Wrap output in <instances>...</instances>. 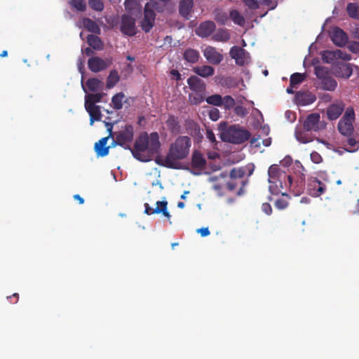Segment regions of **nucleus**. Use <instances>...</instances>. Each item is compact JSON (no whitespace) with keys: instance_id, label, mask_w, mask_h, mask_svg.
Masks as SVG:
<instances>
[{"instance_id":"nucleus-1","label":"nucleus","mask_w":359,"mask_h":359,"mask_svg":"<svg viewBox=\"0 0 359 359\" xmlns=\"http://www.w3.org/2000/svg\"><path fill=\"white\" fill-rule=\"evenodd\" d=\"M114 135V143L126 149H130L133 157L140 161H150L154 155L159 153L161 143L156 132L151 133L149 135L146 132L141 133L136 139L133 148L128 145L134 136L133 127L131 125H126L123 130L115 133Z\"/></svg>"},{"instance_id":"nucleus-2","label":"nucleus","mask_w":359,"mask_h":359,"mask_svg":"<svg viewBox=\"0 0 359 359\" xmlns=\"http://www.w3.org/2000/svg\"><path fill=\"white\" fill-rule=\"evenodd\" d=\"M268 176L269 190L273 195H278L279 194H281L283 196L286 195L282 191L287 189L292 190L297 194L302 189V186L298 189H295L292 176L287 175L277 164L271 165L269 168Z\"/></svg>"},{"instance_id":"nucleus-3","label":"nucleus","mask_w":359,"mask_h":359,"mask_svg":"<svg viewBox=\"0 0 359 359\" xmlns=\"http://www.w3.org/2000/svg\"><path fill=\"white\" fill-rule=\"evenodd\" d=\"M191 146V140L187 136H179L172 142L167 154V163L173 169L180 168L179 161L186 158Z\"/></svg>"},{"instance_id":"nucleus-4","label":"nucleus","mask_w":359,"mask_h":359,"mask_svg":"<svg viewBox=\"0 0 359 359\" xmlns=\"http://www.w3.org/2000/svg\"><path fill=\"white\" fill-rule=\"evenodd\" d=\"M250 133L241 128L238 126H231L224 130L221 134L222 140L233 144H241L250 138Z\"/></svg>"},{"instance_id":"nucleus-5","label":"nucleus","mask_w":359,"mask_h":359,"mask_svg":"<svg viewBox=\"0 0 359 359\" xmlns=\"http://www.w3.org/2000/svg\"><path fill=\"white\" fill-rule=\"evenodd\" d=\"M355 121V111L353 107H348L337 124V129L340 134L350 137L354 131L353 122Z\"/></svg>"},{"instance_id":"nucleus-6","label":"nucleus","mask_w":359,"mask_h":359,"mask_svg":"<svg viewBox=\"0 0 359 359\" xmlns=\"http://www.w3.org/2000/svg\"><path fill=\"white\" fill-rule=\"evenodd\" d=\"M326 126L324 121H320V116L318 113L310 114L303 123V128L306 131L318 132L325 129Z\"/></svg>"},{"instance_id":"nucleus-7","label":"nucleus","mask_w":359,"mask_h":359,"mask_svg":"<svg viewBox=\"0 0 359 359\" xmlns=\"http://www.w3.org/2000/svg\"><path fill=\"white\" fill-rule=\"evenodd\" d=\"M154 5L152 3H147L144 8V18L141 22V27L145 32H149L154 25L156 13L154 11Z\"/></svg>"},{"instance_id":"nucleus-8","label":"nucleus","mask_w":359,"mask_h":359,"mask_svg":"<svg viewBox=\"0 0 359 359\" xmlns=\"http://www.w3.org/2000/svg\"><path fill=\"white\" fill-rule=\"evenodd\" d=\"M230 56L235 60L236 64L243 66L250 62L249 53L243 48L238 46H233L229 52Z\"/></svg>"},{"instance_id":"nucleus-9","label":"nucleus","mask_w":359,"mask_h":359,"mask_svg":"<svg viewBox=\"0 0 359 359\" xmlns=\"http://www.w3.org/2000/svg\"><path fill=\"white\" fill-rule=\"evenodd\" d=\"M112 63L111 59H102L100 57H92L88 61L89 69L95 73L104 70Z\"/></svg>"},{"instance_id":"nucleus-10","label":"nucleus","mask_w":359,"mask_h":359,"mask_svg":"<svg viewBox=\"0 0 359 359\" xmlns=\"http://www.w3.org/2000/svg\"><path fill=\"white\" fill-rule=\"evenodd\" d=\"M306 190L310 196L318 197L325 193L326 186L317 178L311 177L308 181Z\"/></svg>"},{"instance_id":"nucleus-11","label":"nucleus","mask_w":359,"mask_h":359,"mask_svg":"<svg viewBox=\"0 0 359 359\" xmlns=\"http://www.w3.org/2000/svg\"><path fill=\"white\" fill-rule=\"evenodd\" d=\"M121 32L128 36H132L136 34L135 19L127 14L121 17Z\"/></svg>"},{"instance_id":"nucleus-12","label":"nucleus","mask_w":359,"mask_h":359,"mask_svg":"<svg viewBox=\"0 0 359 359\" xmlns=\"http://www.w3.org/2000/svg\"><path fill=\"white\" fill-rule=\"evenodd\" d=\"M156 205V207L155 208H153L150 207L148 203H144V208H145L144 213H146L148 215H151L153 214L162 213L163 215V216H165L166 218L170 219L171 217V215L169 213V212L168 211V208H167L168 202L166 201H157Z\"/></svg>"},{"instance_id":"nucleus-13","label":"nucleus","mask_w":359,"mask_h":359,"mask_svg":"<svg viewBox=\"0 0 359 359\" xmlns=\"http://www.w3.org/2000/svg\"><path fill=\"white\" fill-rule=\"evenodd\" d=\"M107 126L110 127L108 128V131L109 133V136L102 137L95 144V151L98 156L104 157L109 154V147H107L106 144L107 143L108 139L109 137H112V126L107 123Z\"/></svg>"},{"instance_id":"nucleus-14","label":"nucleus","mask_w":359,"mask_h":359,"mask_svg":"<svg viewBox=\"0 0 359 359\" xmlns=\"http://www.w3.org/2000/svg\"><path fill=\"white\" fill-rule=\"evenodd\" d=\"M203 55L212 65H219L223 60V55L215 47L207 46L203 50Z\"/></svg>"},{"instance_id":"nucleus-15","label":"nucleus","mask_w":359,"mask_h":359,"mask_svg":"<svg viewBox=\"0 0 359 359\" xmlns=\"http://www.w3.org/2000/svg\"><path fill=\"white\" fill-rule=\"evenodd\" d=\"M345 109V104L342 102H337L330 104L326 111L327 118L330 121L337 119Z\"/></svg>"},{"instance_id":"nucleus-16","label":"nucleus","mask_w":359,"mask_h":359,"mask_svg":"<svg viewBox=\"0 0 359 359\" xmlns=\"http://www.w3.org/2000/svg\"><path fill=\"white\" fill-rule=\"evenodd\" d=\"M332 42L339 47L345 46L348 42V36L343 29L339 27L333 29L331 33Z\"/></svg>"},{"instance_id":"nucleus-17","label":"nucleus","mask_w":359,"mask_h":359,"mask_svg":"<svg viewBox=\"0 0 359 359\" xmlns=\"http://www.w3.org/2000/svg\"><path fill=\"white\" fill-rule=\"evenodd\" d=\"M316 100L315 95L310 92L298 91L295 94V101L297 104L306 106L313 103Z\"/></svg>"},{"instance_id":"nucleus-18","label":"nucleus","mask_w":359,"mask_h":359,"mask_svg":"<svg viewBox=\"0 0 359 359\" xmlns=\"http://www.w3.org/2000/svg\"><path fill=\"white\" fill-rule=\"evenodd\" d=\"M215 27V24L212 21H205L199 25L196 30V33L201 37H208L213 33Z\"/></svg>"},{"instance_id":"nucleus-19","label":"nucleus","mask_w":359,"mask_h":359,"mask_svg":"<svg viewBox=\"0 0 359 359\" xmlns=\"http://www.w3.org/2000/svg\"><path fill=\"white\" fill-rule=\"evenodd\" d=\"M205 165L206 160L203 154L198 150H195L193 152L191 157L192 168L201 172L205 168Z\"/></svg>"},{"instance_id":"nucleus-20","label":"nucleus","mask_w":359,"mask_h":359,"mask_svg":"<svg viewBox=\"0 0 359 359\" xmlns=\"http://www.w3.org/2000/svg\"><path fill=\"white\" fill-rule=\"evenodd\" d=\"M125 10L131 16L140 17L142 15V6L137 0H126L124 2Z\"/></svg>"},{"instance_id":"nucleus-21","label":"nucleus","mask_w":359,"mask_h":359,"mask_svg":"<svg viewBox=\"0 0 359 359\" xmlns=\"http://www.w3.org/2000/svg\"><path fill=\"white\" fill-rule=\"evenodd\" d=\"M187 84L194 92L204 93L205 84L196 76H191L187 79Z\"/></svg>"},{"instance_id":"nucleus-22","label":"nucleus","mask_w":359,"mask_h":359,"mask_svg":"<svg viewBox=\"0 0 359 359\" xmlns=\"http://www.w3.org/2000/svg\"><path fill=\"white\" fill-rule=\"evenodd\" d=\"M245 175V170L244 168H233L230 172V178L238 180L241 184V187L239 188V190L237 192L238 196H241L243 194V188L245 185L243 177Z\"/></svg>"},{"instance_id":"nucleus-23","label":"nucleus","mask_w":359,"mask_h":359,"mask_svg":"<svg viewBox=\"0 0 359 359\" xmlns=\"http://www.w3.org/2000/svg\"><path fill=\"white\" fill-rule=\"evenodd\" d=\"M194 6L193 0H181L179 4L180 14L189 20Z\"/></svg>"},{"instance_id":"nucleus-24","label":"nucleus","mask_w":359,"mask_h":359,"mask_svg":"<svg viewBox=\"0 0 359 359\" xmlns=\"http://www.w3.org/2000/svg\"><path fill=\"white\" fill-rule=\"evenodd\" d=\"M86 111L90 115V124L93 125L95 121L101 119L100 107L96 104L85 105Z\"/></svg>"},{"instance_id":"nucleus-25","label":"nucleus","mask_w":359,"mask_h":359,"mask_svg":"<svg viewBox=\"0 0 359 359\" xmlns=\"http://www.w3.org/2000/svg\"><path fill=\"white\" fill-rule=\"evenodd\" d=\"M336 72L338 76L348 79L353 73L351 65L348 63L341 64L338 65Z\"/></svg>"},{"instance_id":"nucleus-26","label":"nucleus","mask_w":359,"mask_h":359,"mask_svg":"<svg viewBox=\"0 0 359 359\" xmlns=\"http://www.w3.org/2000/svg\"><path fill=\"white\" fill-rule=\"evenodd\" d=\"M193 71L198 76L207 78L212 76L215 73V69L210 65H203L194 67Z\"/></svg>"},{"instance_id":"nucleus-27","label":"nucleus","mask_w":359,"mask_h":359,"mask_svg":"<svg viewBox=\"0 0 359 359\" xmlns=\"http://www.w3.org/2000/svg\"><path fill=\"white\" fill-rule=\"evenodd\" d=\"M320 86L323 90L333 91L336 89L337 83L334 79L329 75L320 81Z\"/></svg>"},{"instance_id":"nucleus-28","label":"nucleus","mask_w":359,"mask_h":359,"mask_svg":"<svg viewBox=\"0 0 359 359\" xmlns=\"http://www.w3.org/2000/svg\"><path fill=\"white\" fill-rule=\"evenodd\" d=\"M200 55L198 50L193 48L187 49L183 54V58L189 63L194 64L198 61Z\"/></svg>"},{"instance_id":"nucleus-29","label":"nucleus","mask_w":359,"mask_h":359,"mask_svg":"<svg viewBox=\"0 0 359 359\" xmlns=\"http://www.w3.org/2000/svg\"><path fill=\"white\" fill-rule=\"evenodd\" d=\"M83 26L90 32L95 34L100 33L99 25L93 20L88 18H84L82 20Z\"/></svg>"},{"instance_id":"nucleus-30","label":"nucleus","mask_w":359,"mask_h":359,"mask_svg":"<svg viewBox=\"0 0 359 359\" xmlns=\"http://www.w3.org/2000/svg\"><path fill=\"white\" fill-rule=\"evenodd\" d=\"M120 76L116 70H111L107 76L106 86L108 89L114 88L119 81Z\"/></svg>"},{"instance_id":"nucleus-31","label":"nucleus","mask_w":359,"mask_h":359,"mask_svg":"<svg viewBox=\"0 0 359 359\" xmlns=\"http://www.w3.org/2000/svg\"><path fill=\"white\" fill-rule=\"evenodd\" d=\"M88 45L95 50H101L103 44L100 37L94 34H90L87 37Z\"/></svg>"},{"instance_id":"nucleus-32","label":"nucleus","mask_w":359,"mask_h":359,"mask_svg":"<svg viewBox=\"0 0 359 359\" xmlns=\"http://www.w3.org/2000/svg\"><path fill=\"white\" fill-rule=\"evenodd\" d=\"M104 95L105 94L102 93L88 95L86 97L85 105H92L100 102Z\"/></svg>"},{"instance_id":"nucleus-33","label":"nucleus","mask_w":359,"mask_h":359,"mask_svg":"<svg viewBox=\"0 0 359 359\" xmlns=\"http://www.w3.org/2000/svg\"><path fill=\"white\" fill-rule=\"evenodd\" d=\"M102 82L96 78L88 79L86 81V86L89 90L92 92L97 91L102 87Z\"/></svg>"},{"instance_id":"nucleus-34","label":"nucleus","mask_w":359,"mask_h":359,"mask_svg":"<svg viewBox=\"0 0 359 359\" xmlns=\"http://www.w3.org/2000/svg\"><path fill=\"white\" fill-rule=\"evenodd\" d=\"M346 11L348 15L353 19H359V6L355 3H349L347 5Z\"/></svg>"},{"instance_id":"nucleus-35","label":"nucleus","mask_w":359,"mask_h":359,"mask_svg":"<svg viewBox=\"0 0 359 359\" xmlns=\"http://www.w3.org/2000/svg\"><path fill=\"white\" fill-rule=\"evenodd\" d=\"M125 95L123 93H118L114 95L111 98V102L114 108L116 110H119L123 107V100Z\"/></svg>"},{"instance_id":"nucleus-36","label":"nucleus","mask_w":359,"mask_h":359,"mask_svg":"<svg viewBox=\"0 0 359 359\" xmlns=\"http://www.w3.org/2000/svg\"><path fill=\"white\" fill-rule=\"evenodd\" d=\"M205 101L208 104L217 107L222 106L223 103L222 97L219 94H215L206 97Z\"/></svg>"},{"instance_id":"nucleus-37","label":"nucleus","mask_w":359,"mask_h":359,"mask_svg":"<svg viewBox=\"0 0 359 359\" xmlns=\"http://www.w3.org/2000/svg\"><path fill=\"white\" fill-rule=\"evenodd\" d=\"M230 35L226 30L219 29L213 36L212 39L215 41H227Z\"/></svg>"},{"instance_id":"nucleus-38","label":"nucleus","mask_w":359,"mask_h":359,"mask_svg":"<svg viewBox=\"0 0 359 359\" xmlns=\"http://www.w3.org/2000/svg\"><path fill=\"white\" fill-rule=\"evenodd\" d=\"M305 74L294 73L290 76V86H295L297 87V86L302 83L305 80Z\"/></svg>"},{"instance_id":"nucleus-39","label":"nucleus","mask_w":359,"mask_h":359,"mask_svg":"<svg viewBox=\"0 0 359 359\" xmlns=\"http://www.w3.org/2000/svg\"><path fill=\"white\" fill-rule=\"evenodd\" d=\"M203 93L194 92L189 95V100L191 104H199L204 100Z\"/></svg>"},{"instance_id":"nucleus-40","label":"nucleus","mask_w":359,"mask_h":359,"mask_svg":"<svg viewBox=\"0 0 359 359\" xmlns=\"http://www.w3.org/2000/svg\"><path fill=\"white\" fill-rule=\"evenodd\" d=\"M69 4L78 11H84L86 8V4L84 0H70Z\"/></svg>"},{"instance_id":"nucleus-41","label":"nucleus","mask_w":359,"mask_h":359,"mask_svg":"<svg viewBox=\"0 0 359 359\" xmlns=\"http://www.w3.org/2000/svg\"><path fill=\"white\" fill-rule=\"evenodd\" d=\"M230 17L235 24L243 25L245 22L244 18L236 10H233L230 12Z\"/></svg>"},{"instance_id":"nucleus-42","label":"nucleus","mask_w":359,"mask_h":359,"mask_svg":"<svg viewBox=\"0 0 359 359\" xmlns=\"http://www.w3.org/2000/svg\"><path fill=\"white\" fill-rule=\"evenodd\" d=\"M167 125H168L169 129L170 130V131L172 133H179L180 126H179L178 122L175 118V117H173V116L170 117L167 121Z\"/></svg>"},{"instance_id":"nucleus-43","label":"nucleus","mask_w":359,"mask_h":359,"mask_svg":"<svg viewBox=\"0 0 359 359\" xmlns=\"http://www.w3.org/2000/svg\"><path fill=\"white\" fill-rule=\"evenodd\" d=\"M315 74L320 81L329 76L327 69L321 66L315 67Z\"/></svg>"},{"instance_id":"nucleus-44","label":"nucleus","mask_w":359,"mask_h":359,"mask_svg":"<svg viewBox=\"0 0 359 359\" xmlns=\"http://www.w3.org/2000/svg\"><path fill=\"white\" fill-rule=\"evenodd\" d=\"M223 99V103L222 105H224V107L226 110H230L235 106V100L234 99L230 96V95H226Z\"/></svg>"},{"instance_id":"nucleus-45","label":"nucleus","mask_w":359,"mask_h":359,"mask_svg":"<svg viewBox=\"0 0 359 359\" xmlns=\"http://www.w3.org/2000/svg\"><path fill=\"white\" fill-rule=\"evenodd\" d=\"M323 60L327 63H332L336 59L335 50H326L323 53Z\"/></svg>"},{"instance_id":"nucleus-46","label":"nucleus","mask_w":359,"mask_h":359,"mask_svg":"<svg viewBox=\"0 0 359 359\" xmlns=\"http://www.w3.org/2000/svg\"><path fill=\"white\" fill-rule=\"evenodd\" d=\"M90 7L96 11H102L104 9V4L102 0H89Z\"/></svg>"},{"instance_id":"nucleus-47","label":"nucleus","mask_w":359,"mask_h":359,"mask_svg":"<svg viewBox=\"0 0 359 359\" xmlns=\"http://www.w3.org/2000/svg\"><path fill=\"white\" fill-rule=\"evenodd\" d=\"M335 55L337 60L341 59L344 61H348L351 59V56L349 54L339 49L335 50Z\"/></svg>"},{"instance_id":"nucleus-48","label":"nucleus","mask_w":359,"mask_h":359,"mask_svg":"<svg viewBox=\"0 0 359 359\" xmlns=\"http://www.w3.org/2000/svg\"><path fill=\"white\" fill-rule=\"evenodd\" d=\"M236 114L240 117H245L248 114V111L243 106L238 105L234 108Z\"/></svg>"},{"instance_id":"nucleus-49","label":"nucleus","mask_w":359,"mask_h":359,"mask_svg":"<svg viewBox=\"0 0 359 359\" xmlns=\"http://www.w3.org/2000/svg\"><path fill=\"white\" fill-rule=\"evenodd\" d=\"M155 163L161 166H163V167H165V168H172L173 169V167L172 166H169V165L167 163V156H165V159H163L161 156H156L155 159Z\"/></svg>"},{"instance_id":"nucleus-50","label":"nucleus","mask_w":359,"mask_h":359,"mask_svg":"<svg viewBox=\"0 0 359 359\" xmlns=\"http://www.w3.org/2000/svg\"><path fill=\"white\" fill-rule=\"evenodd\" d=\"M238 185H241L239 181L231 178H230V180L226 183V187L230 191L236 189Z\"/></svg>"},{"instance_id":"nucleus-51","label":"nucleus","mask_w":359,"mask_h":359,"mask_svg":"<svg viewBox=\"0 0 359 359\" xmlns=\"http://www.w3.org/2000/svg\"><path fill=\"white\" fill-rule=\"evenodd\" d=\"M208 115L209 118L213 121H217L220 117L219 111L216 108H213L210 110Z\"/></svg>"},{"instance_id":"nucleus-52","label":"nucleus","mask_w":359,"mask_h":359,"mask_svg":"<svg viewBox=\"0 0 359 359\" xmlns=\"http://www.w3.org/2000/svg\"><path fill=\"white\" fill-rule=\"evenodd\" d=\"M287 205H288V203L287 202V201H285V199H283V198L276 200V201L275 203V207L279 210H283V209L286 208L287 207Z\"/></svg>"},{"instance_id":"nucleus-53","label":"nucleus","mask_w":359,"mask_h":359,"mask_svg":"<svg viewBox=\"0 0 359 359\" xmlns=\"http://www.w3.org/2000/svg\"><path fill=\"white\" fill-rule=\"evenodd\" d=\"M310 156L312 162L316 164L320 163L323 160L322 156L317 151L311 152Z\"/></svg>"},{"instance_id":"nucleus-54","label":"nucleus","mask_w":359,"mask_h":359,"mask_svg":"<svg viewBox=\"0 0 359 359\" xmlns=\"http://www.w3.org/2000/svg\"><path fill=\"white\" fill-rule=\"evenodd\" d=\"M262 210L268 215H270L272 213V208L269 203H262Z\"/></svg>"},{"instance_id":"nucleus-55","label":"nucleus","mask_w":359,"mask_h":359,"mask_svg":"<svg viewBox=\"0 0 359 359\" xmlns=\"http://www.w3.org/2000/svg\"><path fill=\"white\" fill-rule=\"evenodd\" d=\"M245 6L251 9H255L258 7L257 2L255 0H241Z\"/></svg>"},{"instance_id":"nucleus-56","label":"nucleus","mask_w":359,"mask_h":359,"mask_svg":"<svg viewBox=\"0 0 359 359\" xmlns=\"http://www.w3.org/2000/svg\"><path fill=\"white\" fill-rule=\"evenodd\" d=\"M197 233H200L202 237H205L210 235V232L208 227H203L197 229Z\"/></svg>"},{"instance_id":"nucleus-57","label":"nucleus","mask_w":359,"mask_h":359,"mask_svg":"<svg viewBox=\"0 0 359 359\" xmlns=\"http://www.w3.org/2000/svg\"><path fill=\"white\" fill-rule=\"evenodd\" d=\"M206 135H207V138L210 140V142H211L212 143L217 142L215 135L212 130H208Z\"/></svg>"},{"instance_id":"nucleus-58","label":"nucleus","mask_w":359,"mask_h":359,"mask_svg":"<svg viewBox=\"0 0 359 359\" xmlns=\"http://www.w3.org/2000/svg\"><path fill=\"white\" fill-rule=\"evenodd\" d=\"M349 49L353 53H359V42H354L349 46Z\"/></svg>"},{"instance_id":"nucleus-59","label":"nucleus","mask_w":359,"mask_h":359,"mask_svg":"<svg viewBox=\"0 0 359 359\" xmlns=\"http://www.w3.org/2000/svg\"><path fill=\"white\" fill-rule=\"evenodd\" d=\"M170 74L173 76H175L176 81H180L182 79L181 74L180 72L176 69H172L170 71Z\"/></svg>"},{"instance_id":"nucleus-60","label":"nucleus","mask_w":359,"mask_h":359,"mask_svg":"<svg viewBox=\"0 0 359 359\" xmlns=\"http://www.w3.org/2000/svg\"><path fill=\"white\" fill-rule=\"evenodd\" d=\"M348 144L351 147V148H355L357 145V141L355 140V138L353 137H351V136L350 137H348Z\"/></svg>"},{"instance_id":"nucleus-61","label":"nucleus","mask_w":359,"mask_h":359,"mask_svg":"<svg viewBox=\"0 0 359 359\" xmlns=\"http://www.w3.org/2000/svg\"><path fill=\"white\" fill-rule=\"evenodd\" d=\"M213 189L217 192V194L220 196L223 195L222 193V186L221 184H215Z\"/></svg>"},{"instance_id":"nucleus-62","label":"nucleus","mask_w":359,"mask_h":359,"mask_svg":"<svg viewBox=\"0 0 359 359\" xmlns=\"http://www.w3.org/2000/svg\"><path fill=\"white\" fill-rule=\"evenodd\" d=\"M297 138L299 142L302 143H307L310 142V140L307 137H303L302 135H297Z\"/></svg>"},{"instance_id":"nucleus-63","label":"nucleus","mask_w":359,"mask_h":359,"mask_svg":"<svg viewBox=\"0 0 359 359\" xmlns=\"http://www.w3.org/2000/svg\"><path fill=\"white\" fill-rule=\"evenodd\" d=\"M8 298L13 299L14 301L11 300V302L13 304H16L19 299V294L18 293H14L12 296L8 297Z\"/></svg>"},{"instance_id":"nucleus-64","label":"nucleus","mask_w":359,"mask_h":359,"mask_svg":"<svg viewBox=\"0 0 359 359\" xmlns=\"http://www.w3.org/2000/svg\"><path fill=\"white\" fill-rule=\"evenodd\" d=\"M353 215H359V198L357 200V203L354 210L353 211Z\"/></svg>"}]
</instances>
